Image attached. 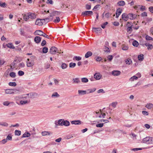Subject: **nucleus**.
<instances>
[{
    "label": "nucleus",
    "instance_id": "nucleus-11",
    "mask_svg": "<svg viewBox=\"0 0 153 153\" xmlns=\"http://www.w3.org/2000/svg\"><path fill=\"white\" fill-rule=\"evenodd\" d=\"M128 18L131 20L134 19L136 18L137 15L132 13H129L128 14Z\"/></svg>",
    "mask_w": 153,
    "mask_h": 153
},
{
    "label": "nucleus",
    "instance_id": "nucleus-17",
    "mask_svg": "<svg viewBox=\"0 0 153 153\" xmlns=\"http://www.w3.org/2000/svg\"><path fill=\"white\" fill-rule=\"evenodd\" d=\"M94 78L97 80H99L100 79L101 77V75L99 73H96L94 74Z\"/></svg>",
    "mask_w": 153,
    "mask_h": 153
},
{
    "label": "nucleus",
    "instance_id": "nucleus-29",
    "mask_svg": "<svg viewBox=\"0 0 153 153\" xmlns=\"http://www.w3.org/2000/svg\"><path fill=\"white\" fill-rule=\"evenodd\" d=\"M60 95L57 92L54 93L51 95L52 98L58 97H59Z\"/></svg>",
    "mask_w": 153,
    "mask_h": 153
},
{
    "label": "nucleus",
    "instance_id": "nucleus-35",
    "mask_svg": "<svg viewBox=\"0 0 153 153\" xmlns=\"http://www.w3.org/2000/svg\"><path fill=\"white\" fill-rule=\"evenodd\" d=\"M81 81L82 82L86 83L88 82V79L85 77L82 78L81 79Z\"/></svg>",
    "mask_w": 153,
    "mask_h": 153
},
{
    "label": "nucleus",
    "instance_id": "nucleus-6",
    "mask_svg": "<svg viewBox=\"0 0 153 153\" xmlns=\"http://www.w3.org/2000/svg\"><path fill=\"white\" fill-rule=\"evenodd\" d=\"M44 22L42 20V19H36L35 24L39 26H41L43 24Z\"/></svg>",
    "mask_w": 153,
    "mask_h": 153
},
{
    "label": "nucleus",
    "instance_id": "nucleus-15",
    "mask_svg": "<svg viewBox=\"0 0 153 153\" xmlns=\"http://www.w3.org/2000/svg\"><path fill=\"white\" fill-rule=\"evenodd\" d=\"M41 38L39 36H36L34 38V41L36 43H39L41 41Z\"/></svg>",
    "mask_w": 153,
    "mask_h": 153
},
{
    "label": "nucleus",
    "instance_id": "nucleus-58",
    "mask_svg": "<svg viewBox=\"0 0 153 153\" xmlns=\"http://www.w3.org/2000/svg\"><path fill=\"white\" fill-rule=\"evenodd\" d=\"M96 90V89L95 88H94L91 89H89L88 90V91L89 92H88V93H91L93 92H94Z\"/></svg>",
    "mask_w": 153,
    "mask_h": 153
},
{
    "label": "nucleus",
    "instance_id": "nucleus-52",
    "mask_svg": "<svg viewBox=\"0 0 153 153\" xmlns=\"http://www.w3.org/2000/svg\"><path fill=\"white\" fill-rule=\"evenodd\" d=\"M75 59L77 61H79L81 60V58L80 56H75L73 58V60Z\"/></svg>",
    "mask_w": 153,
    "mask_h": 153
},
{
    "label": "nucleus",
    "instance_id": "nucleus-18",
    "mask_svg": "<svg viewBox=\"0 0 153 153\" xmlns=\"http://www.w3.org/2000/svg\"><path fill=\"white\" fill-rule=\"evenodd\" d=\"M71 123L72 124L79 125L81 124V121L79 120H74L71 121Z\"/></svg>",
    "mask_w": 153,
    "mask_h": 153
},
{
    "label": "nucleus",
    "instance_id": "nucleus-3",
    "mask_svg": "<svg viewBox=\"0 0 153 153\" xmlns=\"http://www.w3.org/2000/svg\"><path fill=\"white\" fill-rule=\"evenodd\" d=\"M57 51V48L56 47H53L51 48L49 52L52 54H55Z\"/></svg>",
    "mask_w": 153,
    "mask_h": 153
},
{
    "label": "nucleus",
    "instance_id": "nucleus-45",
    "mask_svg": "<svg viewBox=\"0 0 153 153\" xmlns=\"http://www.w3.org/2000/svg\"><path fill=\"white\" fill-rule=\"evenodd\" d=\"M9 85L10 86H15L16 85V83L15 82H10L8 83Z\"/></svg>",
    "mask_w": 153,
    "mask_h": 153
},
{
    "label": "nucleus",
    "instance_id": "nucleus-24",
    "mask_svg": "<svg viewBox=\"0 0 153 153\" xmlns=\"http://www.w3.org/2000/svg\"><path fill=\"white\" fill-rule=\"evenodd\" d=\"M78 93L80 95H84L86 94V91L82 90H79L78 91Z\"/></svg>",
    "mask_w": 153,
    "mask_h": 153
},
{
    "label": "nucleus",
    "instance_id": "nucleus-56",
    "mask_svg": "<svg viewBox=\"0 0 153 153\" xmlns=\"http://www.w3.org/2000/svg\"><path fill=\"white\" fill-rule=\"evenodd\" d=\"M60 18L59 17H56V19L54 20L53 22H58L60 21Z\"/></svg>",
    "mask_w": 153,
    "mask_h": 153
},
{
    "label": "nucleus",
    "instance_id": "nucleus-27",
    "mask_svg": "<svg viewBox=\"0 0 153 153\" xmlns=\"http://www.w3.org/2000/svg\"><path fill=\"white\" fill-rule=\"evenodd\" d=\"M7 47L11 49H14L15 48L14 46L11 43H9L6 45Z\"/></svg>",
    "mask_w": 153,
    "mask_h": 153
},
{
    "label": "nucleus",
    "instance_id": "nucleus-1",
    "mask_svg": "<svg viewBox=\"0 0 153 153\" xmlns=\"http://www.w3.org/2000/svg\"><path fill=\"white\" fill-rule=\"evenodd\" d=\"M142 142L147 144H153V137H147L143 139Z\"/></svg>",
    "mask_w": 153,
    "mask_h": 153
},
{
    "label": "nucleus",
    "instance_id": "nucleus-34",
    "mask_svg": "<svg viewBox=\"0 0 153 153\" xmlns=\"http://www.w3.org/2000/svg\"><path fill=\"white\" fill-rule=\"evenodd\" d=\"M61 67L62 69H64L67 68V66L66 63H62Z\"/></svg>",
    "mask_w": 153,
    "mask_h": 153
},
{
    "label": "nucleus",
    "instance_id": "nucleus-26",
    "mask_svg": "<svg viewBox=\"0 0 153 153\" xmlns=\"http://www.w3.org/2000/svg\"><path fill=\"white\" fill-rule=\"evenodd\" d=\"M52 20V19H50V18H47L42 19V20L45 23H46L49 22V21H51Z\"/></svg>",
    "mask_w": 153,
    "mask_h": 153
},
{
    "label": "nucleus",
    "instance_id": "nucleus-57",
    "mask_svg": "<svg viewBox=\"0 0 153 153\" xmlns=\"http://www.w3.org/2000/svg\"><path fill=\"white\" fill-rule=\"evenodd\" d=\"M108 24L107 22H105L101 25V27L103 29H104L105 28V26Z\"/></svg>",
    "mask_w": 153,
    "mask_h": 153
},
{
    "label": "nucleus",
    "instance_id": "nucleus-61",
    "mask_svg": "<svg viewBox=\"0 0 153 153\" xmlns=\"http://www.w3.org/2000/svg\"><path fill=\"white\" fill-rule=\"evenodd\" d=\"M20 34L21 35L24 36L25 35V32L24 30H22V29H20Z\"/></svg>",
    "mask_w": 153,
    "mask_h": 153
},
{
    "label": "nucleus",
    "instance_id": "nucleus-64",
    "mask_svg": "<svg viewBox=\"0 0 153 153\" xmlns=\"http://www.w3.org/2000/svg\"><path fill=\"white\" fill-rule=\"evenodd\" d=\"M149 10L152 13H153V7L151 6L149 7Z\"/></svg>",
    "mask_w": 153,
    "mask_h": 153
},
{
    "label": "nucleus",
    "instance_id": "nucleus-51",
    "mask_svg": "<svg viewBox=\"0 0 153 153\" xmlns=\"http://www.w3.org/2000/svg\"><path fill=\"white\" fill-rule=\"evenodd\" d=\"M18 74L19 76H22L24 75V72L22 71H18Z\"/></svg>",
    "mask_w": 153,
    "mask_h": 153
},
{
    "label": "nucleus",
    "instance_id": "nucleus-48",
    "mask_svg": "<svg viewBox=\"0 0 153 153\" xmlns=\"http://www.w3.org/2000/svg\"><path fill=\"white\" fill-rule=\"evenodd\" d=\"M132 61L130 59H128L126 61V64L130 65Z\"/></svg>",
    "mask_w": 153,
    "mask_h": 153
},
{
    "label": "nucleus",
    "instance_id": "nucleus-9",
    "mask_svg": "<svg viewBox=\"0 0 153 153\" xmlns=\"http://www.w3.org/2000/svg\"><path fill=\"white\" fill-rule=\"evenodd\" d=\"M121 74V72L120 71L114 70L112 72V74L114 76H118Z\"/></svg>",
    "mask_w": 153,
    "mask_h": 153
},
{
    "label": "nucleus",
    "instance_id": "nucleus-4",
    "mask_svg": "<svg viewBox=\"0 0 153 153\" xmlns=\"http://www.w3.org/2000/svg\"><path fill=\"white\" fill-rule=\"evenodd\" d=\"M93 12L91 11H85L82 13V15L84 16H89V15H92Z\"/></svg>",
    "mask_w": 153,
    "mask_h": 153
},
{
    "label": "nucleus",
    "instance_id": "nucleus-19",
    "mask_svg": "<svg viewBox=\"0 0 153 153\" xmlns=\"http://www.w3.org/2000/svg\"><path fill=\"white\" fill-rule=\"evenodd\" d=\"M29 98L33 99L36 97L37 96V94L35 93H30Z\"/></svg>",
    "mask_w": 153,
    "mask_h": 153
},
{
    "label": "nucleus",
    "instance_id": "nucleus-55",
    "mask_svg": "<svg viewBox=\"0 0 153 153\" xmlns=\"http://www.w3.org/2000/svg\"><path fill=\"white\" fill-rule=\"evenodd\" d=\"M7 141V140L6 139H4L0 141V143H1V144H4L6 143Z\"/></svg>",
    "mask_w": 153,
    "mask_h": 153
},
{
    "label": "nucleus",
    "instance_id": "nucleus-50",
    "mask_svg": "<svg viewBox=\"0 0 153 153\" xmlns=\"http://www.w3.org/2000/svg\"><path fill=\"white\" fill-rule=\"evenodd\" d=\"M27 103H28L27 101V100H26L25 101H23L21 100L20 102V104L21 105L26 104Z\"/></svg>",
    "mask_w": 153,
    "mask_h": 153
},
{
    "label": "nucleus",
    "instance_id": "nucleus-31",
    "mask_svg": "<svg viewBox=\"0 0 153 153\" xmlns=\"http://www.w3.org/2000/svg\"><path fill=\"white\" fill-rule=\"evenodd\" d=\"M5 92L7 94H12V90L11 89H7L5 91Z\"/></svg>",
    "mask_w": 153,
    "mask_h": 153
},
{
    "label": "nucleus",
    "instance_id": "nucleus-8",
    "mask_svg": "<svg viewBox=\"0 0 153 153\" xmlns=\"http://www.w3.org/2000/svg\"><path fill=\"white\" fill-rule=\"evenodd\" d=\"M122 12V9L120 8H119L117 9L116 10V17L117 18L120 15L121 13Z\"/></svg>",
    "mask_w": 153,
    "mask_h": 153
},
{
    "label": "nucleus",
    "instance_id": "nucleus-12",
    "mask_svg": "<svg viewBox=\"0 0 153 153\" xmlns=\"http://www.w3.org/2000/svg\"><path fill=\"white\" fill-rule=\"evenodd\" d=\"M23 16V19L25 21H27L29 19L28 13L22 14Z\"/></svg>",
    "mask_w": 153,
    "mask_h": 153
},
{
    "label": "nucleus",
    "instance_id": "nucleus-39",
    "mask_svg": "<svg viewBox=\"0 0 153 153\" xmlns=\"http://www.w3.org/2000/svg\"><path fill=\"white\" fill-rule=\"evenodd\" d=\"M128 47L126 45H122V49L123 50H124V51L127 50H128Z\"/></svg>",
    "mask_w": 153,
    "mask_h": 153
},
{
    "label": "nucleus",
    "instance_id": "nucleus-62",
    "mask_svg": "<svg viewBox=\"0 0 153 153\" xmlns=\"http://www.w3.org/2000/svg\"><path fill=\"white\" fill-rule=\"evenodd\" d=\"M107 58L110 61H111L113 57L111 55H109L107 56Z\"/></svg>",
    "mask_w": 153,
    "mask_h": 153
},
{
    "label": "nucleus",
    "instance_id": "nucleus-32",
    "mask_svg": "<svg viewBox=\"0 0 153 153\" xmlns=\"http://www.w3.org/2000/svg\"><path fill=\"white\" fill-rule=\"evenodd\" d=\"M146 107L148 109H150L153 107V104L151 103L147 104Z\"/></svg>",
    "mask_w": 153,
    "mask_h": 153
},
{
    "label": "nucleus",
    "instance_id": "nucleus-63",
    "mask_svg": "<svg viewBox=\"0 0 153 153\" xmlns=\"http://www.w3.org/2000/svg\"><path fill=\"white\" fill-rule=\"evenodd\" d=\"M111 14L109 13H107L105 14V16L106 18H108L111 16Z\"/></svg>",
    "mask_w": 153,
    "mask_h": 153
},
{
    "label": "nucleus",
    "instance_id": "nucleus-13",
    "mask_svg": "<svg viewBox=\"0 0 153 153\" xmlns=\"http://www.w3.org/2000/svg\"><path fill=\"white\" fill-rule=\"evenodd\" d=\"M60 12L58 11H54L50 14V16L52 17L55 16L59 15L60 14Z\"/></svg>",
    "mask_w": 153,
    "mask_h": 153
},
{
    "label": "nucleus",
    "instance_id": "nucleus-36",
    "mask_svg": "<svg viewBox=\"0 0 153 153\" xmlns=\"http://www.w3.org/2000/svg\"><path fill=\"white\" fill-rule=\"evenodd\" d=\"M15 134L16 135L19 136L21 134V131L18 130H16L15 131Z\"/></svg>",
    "mask_w": 153,
    "mask_h": 153
},
{
    "label": "nucleus",
    "instance_id": "nucleus-28",
    "mask_svg": "<svg viewBox=\"0 0 153 153\" xmlns=\"http://www.w3.org/2000/svg\"><path fill=\"white\" fill-rule=\"evenodd\" d=\"M143 54H141L139 55L138 56V59L139 61H143Z\"/></svg>",
    "mask_w": 153,
    "mask_h": 153
},
{
    "label": "nucleus",
    "instance_id": "nucleus-49",
    "mask_svg": "<svg viewBox=\"0 0 153 153\" xmlns=\"http://www.w3.org/2000/svg\"><path fill=\"white\" fill-rule=\"evenodd\" d=\"M146 40H153V38H152V37H151L149 36L148 35H147L146 36Z\"/></svg>",
    "mask_w": 153,
    "mask_h": 153
},
{
    "label": "nucleus",
    "instance_id": "nucleus-22",
    "mask_svg": "<svg viewBox=\"0 0 153 153\" xmlns=\"http://www.w3.org/2000/svg\"><path fill=\"white\" fill-rule=\"evenodd\" d=\"M117 5L119 6H123L125 4V1H120L117 3Z\"/></svg>",
    "mask_w": 153,
    "mask_h": 153
},
{
    "label": "nucleus",
    "instance_id": "nucleus-40",
    "mask_svg": "<svg viewBox=\"0 0 153 153\" xmlns=\"http://www.w3.org/2000/svg\"><path fill=\"white\" fill-rule=\"evenodd\" d=\"M10 76L11 77L15 78L16 76V74L14 72H12L10 73Z\"/></svg>",
    "mask_w": 153,
    "mask_h": 153
},
{
    "label": "nucleus",
    "instance_id": "nucleus-42",
    "mask_svg": "<svg viewBox=\"0 0 153 153\" xmlns=\"http://www.w3.org/2000/svg\"><path fill=\"white\" fill-rule=\"evenodd\" d=\"M48 50V48L47 47H44L42 49V52L43 53H47Z\"/></svg>",
    "mask_w": 153,
    "mask_h": 153
},
{
    "label": "nucleus",
    "instance_id": "nucleus-10",
    "mask_svg": "<svg viewBox=\"0 0 153 153\" xmlns=\"http://www.w3.org/2000/svg\"><path fill=\"white\" fill-rule=\"evenodd\" d=\"M93 30L97 33H100L101 32L102 29L100 27L93 28Z\"/></svg>",
    "mask_w": 153,
    "mask_h": 153
},
{
    "label": "nucleus",
    "instance_id": "nucleus-43",
    "mask_svg": "<svg viewBox=\"0 0 153 153\" xmlns=\"http://www.w3.org/2000/svg\"><path fill=\"white\" fill-rule=\"evenodd\" d=\"M0 125L4 126H8V124L6 122H0Z\"/></svg>",
    "mask_w": 153,
    "mask_h": 153
},
{
    "label": "nucleus",
    "instance_id": "nucleus-46",
    "mask_svg": "<svg viewBox=\"0 0 153 153\" xmlns=\"http://www.w3.org/2000/svg\"><path fill=\"white\" fill-rule=\"evenodd\" d=\"M127 30L128 32H129V31H132V25L130 26H128Z\"/></svg>",
    "mask_w": 153,
    "mask_h": 153
},
{
    "label": "nucleus",
    "instance_id": "nucleus-41",
    "mask_svg": "<svg viewBox=\"0 0 153 153\" xmlns=\"http://www.w3.org/2000/svg\"><path fill=\"white\" fill-rule=\"evenodd\" d=\"M0 6L4 8L6 7V5L5 2L0 1Z\"/></svg>",
    "mask_w": 153,
    "mask_h": 153
},
{
    "label": "nucleus",
    "instance_id": "nucleus-60",
    "mask_svg": "<svg viewBox=\"0 0 153 153\" xmlns=\"http://www.w3.org/2000/svg\"><path fill=\"white\" fill-rule=\"evenodd\" d=\"M19 67L23 68L25 67V65L23 62H22L19 64Z\"/></svg>",
    "mask_w": 153,
    "mask_h": 153
},
{
    "label": "nucleus",
    "instance_id": "nucleus-53",
    "mask_svg": "<svg viewBox=\"0 0 153 153\" xmlns=\"http://www.w3.org/2000/svg\"><path fill=\"white\" fill-rule=\"evenodd\" d=\"M6 139L7 140H12V136H11V135L10 134H8L7 136Z\"/></svg>",
    "mask_w": 153,
    "mask_h": 153
},
{
    "label": "nucleus",
    "instance_id": "nucleus-30",
    "mask_svg": "<svg viewBox=\"0 0 153 153\" xmlns=\"http://www.w3.org/2000/svg\"><path fill=\"white\" fill-rule=\"evenodd\" d=\"M30 134L29 132H25L22 135V137H27L30 136Z\"/></svg>",
    "mask_w": 153,
    "mask_h": 153
},
{
    "label": "nucleus",
    "instance_id": "nucleus-14",
    "mask_svg": "<svg viewBox=\"0 0 153 153\" xmlns=\"http://www.w3.org/2000/svg\"><path fill=\"white\" fill-rule=\"evenodd\" d=\"M44 33L43 31L40 30H36L35 32V33L36 35L41 36H42Z\"/></svg>",
    "mask_w": 153,
    "mask_h": 153
},
{
    "label": "nucleus",
    "instance_id": "nucleus-21",
    "mask_svg": "<svg viewBox=\"0 0 153 153\" xmlns=\"http://www.w3.org/2000/svg\"><path fill=\"white\" fill-rule=\"evenodd\" d=\"M92 55V53L90 51L87 52L85 55V57L86 58H88L91 56Z\"/></svg>",
    "mask_w": 153,
    "mask_h": 153
},
{
    "label": "nucleus",
    "instance_id": "nucleus-7",
    "mask_svg": "<svg viewBox=\"0 0 153 153\" xmlns=\"http://www.w3.org/2000/svg\"><path fill=\"white\" fill-rule=\"evenodd\" d=\"M122 18L125 21H127L129 18L128 14L126 13H123L122 15Z\"/></svg>",
    "mask_w": 153,
    "mask_h": 153
},
{
    "label": "nucleus",
    "instance_id": "nucleus-2",
    "mask_svg": "<svg viewBox=\"0 0 153 153\" xmlns=\"http://www.w3.org/2000/svg\"><path fill=\"white\" fill-rule=\"evenodd\" d=\"M63 121L64 119H59L58 121H55L54 122V123L56 125V127L58 125L63 126Z\"/></svg>",
    "mask_w": 153,
    "mask_h": 153
},
{
    "label": "nucleus",
    "instance_id": "nucleus-33",
    "mask_svg": "<svg viewBox=\"0 0 153 153\" xmlns=\"http://www.w3.org/2000/svg\"><path fill=\"white\" fill-rule=\"evenodd\" d=\"M138 78V77L136 76H134L131 77L129 79V80L131 82L134 81L135 80H137Z\"/></svg>",
    "mask_w": 153,
    "mask_h": 153
},
{
    "label": "nucleus",
    "instance_id": "nucleus-54",
    "mask_svg": "<svg viewBox=\"0 0 153 153\" xmlns=\"http://www.w3.org/2000/svg\"><path fill=\"white\" fill-rule=\"evenodd\" d=\"M104 124L103 123H100V124H97L96 125V126L97 127L101 128L103 126Z\"/></svg>",
    "mask_w": 153,
    "mask_h": 153
},
{
    "label": "nucleus",
    "instance_id": "nucleus-25",
    "mask_svg": "<svg viewBox=\"0 0 153 153\" xmlns=\"http://www.w3.org/2000/svg\"><path fill=\"white\" fill-rule=\"evenodd\" d=\"M51 134V132L48 131H42V134L43 136L46 135H50Z\"/></svg>",
    "mask_w": 153,
    "mask_h": 153
},
{
    "label": "nucleus",
    "instance_id": "nucleus-47",
    "mask_svg": "<svg viewBox=\"0 0 153 153\" xmlns=\"http://www.w3.org/2000/svg\"><path fill=\"white\" fill-rule=\"evenodd\" d=\"M12 94L18 93L19 92V91L18 90H17L15 89H12Z\"/></svg>",
    "mask_w": 153,
    "mask_h": 153
},
{
    "label": "nucleus",
    "instance_id": "nucleus-38",
    "mask_svg": "<svg viewBox=\"0 0 153 153\" xmlns=\"http://www.w3.org/2000/svg\"><path fill=\"white\" fill-rule=\"evenodd\" d=\"M109 122V121L107 120H104V119H101L99 120V122L98 123L101 122H104V123H107Z\"/></svg>",
    "mask_w": 153,
    "mask_h": 153
},
{
    "label": "nucleus",
    "instance_id": "nucleus-44",
    "mask_svg": "<svg viewBox=\"0 0 153 153\" xmlns=\"http://www.w3.org/2000/svg\"><path fill=\"white\" fill-rule=\"evenodd\" d=\"M76 65V64L75 63L71 62L69 64V67L71 68H74Z\"/></svg>",
    "mask_w": 153,
    "mask_h": 153
},
{
    "label": "nucleus",
    "instance_id": "nucleus-20",
    "mask_svg": "<svg viewBox=\"0 0 153 153\" xmlns=\"http://www.w3.org/2000/svg\"><path fill=\"white\" fill-rule=\"evenodd\" d=\"M70 125L69 122L67 120H64V121L63 122V126H68Z\"/></svg>",
    "mask_w": 153,
    "mask_h": 153
},
{
    "label": "nucleus",
    "instance_id": "nucleus-23",
    "mask_svg": "<svg viewBox=\"0 0 153 153\" xmlns=\"http://www.w3.org/2000/svg\"><path fill=\"white\" fill-rule=\"evenodd\" d=\"M73 83L78 84L80 82V81L78 78H74L73 79Z\"/></svg>",
    "mask_w": 153,
    "mask_h": 153
},
{
    "label": "nucleus",
    "instance_id": "nucleus-37",
    "mask_svg": "<svg viewBox=\"0 0 153 153\" xmlns=\"http://www.w3.org/2000/svg\"><path fill=\"white\" fill-rule=\"evenodd\" d=\"M132 45L134 46L137 47L139 43L137 41L134 40L132 42Z\"/></svg>",
    "mask_w": 153,
    "mask_h": 153
},
{
    "label": "nucleus",
    "instance_id": "nucleus-16",
    "mask_svg": "<svg viewBox=\"0 0 153 153\" xmlns=\"http://www.w3.org/2000/svg\"><path fill=\"white\" fill-rule=\"evenodd\" d=\"M29 18L32 19H35L36 18V15L34 13H28Z\"/></svg>",
    "mask_w": 153,
    "mask_h": 153
},
{
    "label": "nucleus",
    "instance_id": "nucleus-59",
    "mask_svg": "<svg viewBox=\"0 0 153 153\" xmlns=\"http://www.w3.org/2000/svg\"><path fill=\"white\" fill-rule=\"evenodd\" d=\"M153 48V46L152 45L149 44V45L147 46V49L148 50H152Z\"/></svg>",
    "mask_w": 153,
    "mask_h": 153
},
{
    "label": "nucleus",
    "instance_id": "nucleus-5",
    "mask_svg": "<svg viewBox=\"0 0 153 153\" xmlns=\"http://www.w3.org/2000/svg\"><path fill=\"white\" fill-rule=\"evenodd\" d=\"M30 59H27L26 62L27 66V67H30L34 65V62L32 60L30 61Z\"/></svg>",
    "mask_w": 153,
    "mask_h": 153
}]
</instances>
